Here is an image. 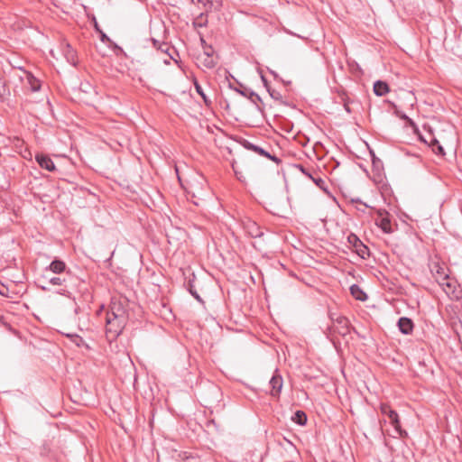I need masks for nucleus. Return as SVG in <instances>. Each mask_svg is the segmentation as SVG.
Here are the masks:
<instances>
[{
    "instance_id": "obj_23",
    "label": "nucleus",
    "mask_w": 462,
    "mask_h": 462,
    "mask_svg": "<svg viewBox=\"0 0 462 462\" xmlns=\"http://www.w3.org/2000/svg\"><path fill=\"white\" fill-rule=\"evenodd\" d=\"M7 94L5 83L2 78H0V100H3Z\"/></svg>"
},
{
    "instance_id": "obj_38",
    "label": "nucleus",
    "mask_w": 462,
    "mask_h": 462,
    "mask_svg": "<svg viewBox=\"0 0 462 462\" xmlns=\"http://www.w3.org/2000/svg\"><path fill=\"white\" fill-rule=\"evenodd\" d=\"M373 91L375 93V81L373 83Z\"/></svg>"
},
{
    "instance_id": "obj_26",
    "label": "nucleus",
    "mask_w": 462,
    "mask_h": 462,
    "mask_svg": "<svg viewBox=\"0 0 462 462\" xmlns=\"http://www.w3.org/2000/svg\"><path fill=\"white\" fill-rule=\"evenodd\" d=\"M319 187L322 188L324 184V180L321 178H313L311 179Z\"/></svg>"
},
{
    "instance_id": "obj_13",
    "label": "nucleus",
    "mask_w": 462,
    "mask_h": 462,
    "mask_svg": "<svg viewBox=\"0 0 462 462\" xmlns=\"http://www.w3.org/2000/svg\"><path fill=\"white\" fill-rule=\"evenodd\" d=\"M63 53H64V56L67 60V61L73 65V66H76L77 65V53L75 51V50L69 45V44H66L64 50H63Z\"/></svg>"
},
{
    "instance_id": "obj_6",
    "label": "nucleus",
    "mask_w": 462,
    "mask_h": 462,
    "mask_svg": "<svg viewBox=\"0 0 462 462\" xmlns=\"http://www.w3.org/2000/svg\"><path fill=\"white\" fill-rule=\"evenodd\" d=\"M106 315H111V318L119 319L121 320H126V312L121 302L112 300L110 304V310Z\"/></svg>"
},
{
    "instance_id": "obj_33",
    "label": "nucleus",
    "mask_w": 462,
    "mask_h": 462,
    "mask_svg": "<svg viewBox=\"0 0 462 462\" xmlns=\"http://www.w3.org/2000/svg\"><path fill=\"white\" fill-rule=\"evenodd\" d=\"M190 293L198 300H200L199 299V294L196 292V291H192L191 289L189 290Z\"/></svg>"
},
{
    "instance_id": "obj_22",
    "label": "nucleus",
    "mask_w": 462,
    "mask_h": 462,
    "mask_svg": "<svg viewBox=\"0 0 462 462\" xmlns=\"http://www.w3.org/2000/svg\"><path fill=\"white\" fill-rule=\"evenodd\" d=\"M348 242L353 245V246L356 249L359 246L360 239L354 234H350L348 236Z\"/></svg>"
},
{
    "instance_id": "obj_29",
    "label": "nucleus",
    "mask_w": 462,
    "mask_h": 462,
    "mask_svg": "<svg viewBox=\"0 0 462 462\" xmlns=\"http://www.w3.org/2000/svg\"><path fill=\"white\" fill-rule=\"evenodd\" d=\"M383 105L388 106L389 107H395L394 103H393V102H391V101H389V100H383Z\"/></svg>"
},
{
    "instance_id": "obj_5",
    "label": "nucleus",
    "mask_w": 462,
    "mask_h": 462,
    "mask_svg": "<svg viewBox=\"0 0 462 462\" xmlns=\"http://www.w3.org/2000/svg\"><path fill=\"white\" fill-rule=\"evenodd\" d=\"M378 226L384 233L389 234L393 232L396 224L392 223L388 213L377 210V227Z\"/></svg>"
},
{
    "instance_id": "obj_19",
    "label": "nucleus",
    "mask_w": 462,
    "mask_h": 462,
    "mask_svg": "<svg viewBox=\"0 0 462 462\" xmlns=\"http://www.w3.org/2000/svg\"><path fill=\"white\" fill-rule=\"evenodd\" d=\"M358 255L362 258H365L366 255H369V249L366 245H365L362 242H359V246L356 249Z\"/></svg>"
},
{
    "instance_id": "obj_14",
    "label": "nucleus",
    "mask_w": 462,
    "mask_h": 462,
    "mask_svg": "<svg viewBox=\"0 0 462 462\" xmlns=\"http://www.w3.org/2000/svg\"><path fill=\"white\" fill-rule=\"evenodd\" d=\"M350 292L356 300L365 301L367 299L366 293L356 284L350 287Z\"/></svg>"
},
{
    "instance_id": "obj_24",
    "label": "nucleus",
    "mask_w": 462,
    "mask_h": 462,
    "mask_svg": "<svg viewBox=\"0 0 462 462\" xmlns=\"http://www.w3.org/2000/svg\"><path fill=\"white\" fill-rule=\"evenodd\" d=\"M268 92L270 94V96L275 99V100H279L282 98V95L280 92L274 90V89H272V88H268Z\"/></svg>"
},
{
    "instance_id": "obj_39",
    "label": "nucleus",
    "mask_w": 462,
    "mask_h": 462,
    "mask_svg": "<svg viewBox=\"0 0 462 462\" xmlns=\"http://www.w3.org/2000/svg\"><path fill=\"white\" fill-rule=\"evenodd\" d=\"M363 206H364L365 208H371V207H370V206H368L367 204H363Z\"/></svg>"
},
{
    "instance_id": "obj_28",
    "label": "nucleus",
    "mask_w": 462,
    "mask_h": 462,
    "mask_svg": "<svg viewBox=\"0 0 462 462\" xmlns=\"http://www.w3.org/2000/svg\"><path fill=\"white\" fill-rule=\"evenodd\" d=\"M299 167H300V171H302V173H304V174H305L306 176H308L309 178L312 179L311 174H310V173H309V172L304 169V167H303V166L300 165Z\"/></svg>"
},
{
    "instance_id": "obj_1",
    "label": "nucleus",
    "mask_w": 462,
    "mask_h": 462,
    "mask_svg": "<svg viewBox=\"0 0 462 462\" xmlns=\"http://www.w3.org/2000/svg\"><path fill=\"white\" fill-rule=\"evenodd\" d=\"M380 410L383 416V419L379 420L382 431L383 432L385 430L384 426L389 423L393 427V430L397 434L402 435V432L397 412L386 403H382L380 405Z\"/></svg>"
},
{
    "instance_id": "obj_16",
    "label": "nucleus",
    "mask_w": 462,
    "mask_h": 462,
    "mask_svg": "<svg viewBox=\"0 0 462 462\" xmlns=\"http://www.w3.org/2000/svg\"><path fill=\"white\" fill-rule=\"evenodd\" d=\"M291 420H292L295 423H297V424H299V425H300V426H303V425H305V424H306V422H307V415H306V413H305L303 411H297L294 413V415H293V417L291 418Z\"/></svg>"
},
{
    "instance_id": "obj_34",
    "label": "nucleus",
    "mask_w": 462,
    "mask_h": 462,
    "mask_svg": "<svg viewBox=\"0 0 462 462\" xmlns=\"http://www.w3.org/2000/svg\"><path fill=\"white\" fill-rule=\"evenodd\" d=\"M5 290H6V289H5V287L2 284V286L0 287V294H1V295H5Z\"/></svg>"
},
{
    "instance_id": "obj_9",
    "label": "nucleus",
    "mask_w": 462,
    "mask_h": 462,
    "mask_svg": "<svg viewBox=\"0 0 462 462\" xmlns=\"http://www.w3.org/2000/svg\"><path fill=\"white\" fill-rule=\"evenodd\" d=\"M23 77H20L21 79L23 81H24V83L26 85L29 86L31 91L32 92H36V91H39L40 88H41V83H40V80L38 79H36L31 72L29 71H26V70H23Z\"/></svg>"
},
{
    "instance_id": "obj_21",
    "label": "nucleus",
    "mask_w": 462,
    "mask_h": 462,
    "mask_svg": "<svg viewBox=\"0 0 462 462\" xmlns=\"http://www.w3.org/2000/svg\"><path fill=\"white\" fill-rule=\"evenodd\" d=\"M49 282L50 284L51 285H62L63 283L66 282V279L65 278H61V277H52L49 280Z\"/></svg>"
},
{
    "instance_id": "obj_15",
    "label": "nucleus",
    "mask_w": 462,
    "mask_h": 462,
    "mask_svg": "<svg viewBox=\"0 0 462 462\" xmlns=\"http://www.w3.org/2000/svg\"><path fill=\"white\" fill-rule=\"evenodd\" d=\"M391 92L390 85L383 80H377V97L384 96Z\"/></svg>"
},
{
    "instance_id": "obj_35",
    "label": "nucleus",
    "mask_w": 462,
    "mask_h": 462,
    "mask_svg": "<svg viewBox=\"0 0 462 462\" xmlns=\"http://www.w3.org/2000/svg\"><path fill=\"white\" fill-rule=\"evenodd\" d=\"M189 1H190V3H192V4H194V5H195V4H201V3H204V0H189Z\"/></svg>"
},
{
    "instance_id": "obj_4",
    "label": "nucleus",
    "mask_w": 462,
    "mask_h": 462,
    "mask_svg": "<svg viewBox=\"0 0 462 462\" xmlns=\"http://www.w3.org/2000/svg\"><path fill=\"white\" fill-rule=\"evenodd\" d=\"M241 144L247 150L249 151H253L256 153H258L259 155H262V156H264L270 160H272L273 162H274L275 163L279 164L281 163L282 160L278 157H276L275 155H272L270 152H268L267 151H265L263 148L258 146V145H255L254 143H252L251 142H249L248 140H243L241 142Z\"/></svg>"
},
{
    "instance_id": "obj_2",
    "label": "nucleus",
    "mask_w": 462,
    "mask_h": 462,
    "mask_svg": "<svg viewBox=\"0 0 462 462\" xmlns=\"http://www.w3.org/2000/svg\"><path fill=\"white\" fill-rule=\"evenodd\" d=\"M332 325L328 327V336H332L334 334H338L341 336H345L348 333V319L341 315L332 314L330 316Z\"/></svg>"
},
{
    "instance_id": "obj_27",
    "label": "nucleus",
    "mask_w": 462,
    "mask_h": 462,
    "mask_svg": "<svg viewBox=\"0 0 462 462\" xmlns=\"http://www.w3.org/2000/svg\"><path fill=\"white\" fill-rule=\"evenodd\" d=\"M261 79L263 83V86L266 88L267 90H268V88H271L269 86L268 80L266 79V78L264 76L262 75Z\"/></svg>"
},
{
    "instance_id": "obj_20",
    "label": "nucleus",
    "mask_w": 462,
    "mask_h": 462,
    "mask_svg": "<svg viewBox=\"0 0 462 462\" xmlns=\"http://www.w3.org/2000/svg\"><path fill=\"white\" fill-rule=\"evenodd\" d=\"M201 62L202 65L207 69H212L216 65L213 58L209 54H207Z\"/></svg>"
},
{
    "instance_id": "obj_17",
    "label": "nucleus",
    "mask_w": 462,
    "mask_h": 462,
    "mask_svg": "<svg viewBox=\"0 0 462 462\" xmlns=\"http://www.w3.org/2000/svg\"><path fill=\"white\" fill-rule=\"evenodd\" d=\"M194 87H195L197 93L202 97L205 105L209 107L212 104V101L206 95L202 87L197 81L194 82Z\"/></svg>"
},
{
    "instance_id": "obj_3",
    "label": "nucleus",
    "mask_w": 462,
    "mask_h": 462,
    "mask_svg": "<svg viewBox=\"0 0 462 462\" xmlns=\"http://www.w3.org/2000/svg\"><path fill=\"white\" fill-rule=\"evenodd\" d=\"M126 320L111 318L106 315V335L108 340L116 339L123 331Z\"/></svg>"
},
{
    "instance_id": "obj_36",
    "label": "nucleus",
    "mask_w": 462,
    "mask_h": 462,
    "mask_svg": "<svg viewBox=\"0 0 462 462\" xmlns=\"http://www.w3.org/2000/svg\"><path fill=\"white\" fill-rule=\"evenodd\" d=\"M269 71L274 77V79H278L279 78L278 74L275 71H273L272 69H269Z\"/></svg>"
},
{
    "instance_id": "obj_10",
    "label": "nucleus",
    "mask_w": 462,
    "mask_h": 462,
    "mask_svg": "<svg viewBox=\"0 0 462 462\" xmlns=\"http://www.w3.org/2000/svg\"><path fill=\"white\" fill-rule=\"evenodd\" d=\"M397 325L400 331L404 335L411 334L414 327L413 321L406 317L400 318Z\"/></svg>"
},
{
    "instance_id": "obj_11",
    "label": "nucleus",
    "mask_w": 462,
    "mask_h": 462,
    "mask_svg": "<svg viewBox=\"0 0 462 462\" xmlns=\"http://www.w3.org/2000/svg\"><path fill=\"white\" fill-rule=\"evenodd\" d=\"M36 161L42 169H45L49 171H53L55 170V164L53 161L46 155H37Z\"/></svg>"
},
{
    "instance_id": "obj_32",
    "label": "nucleus",
    "mask_w": 462,
    "mask_h": 462,
    "mask_svg": "<svg viewBox=\"0 0 462 462\" xmlns=\"http://www.w3.org/2000/svg\"><path fill=\"white\" fill-rule=\"evenodd\" d=\"M80 342H83V339L80 337L77 336L75 343L77 344V346H80Z\"/></svg>"
},
{
    "instance_id": "obj_25",
    "label": "nucleus",
    "mask_w": 462,
    "mask_h": 462,
    "mask_svg": "<svg viewBox=\"0 0 462 462\" xmlns=\"http://www.w3.org/2000/svg\"><path fill=\"white\" fill-rule=\"evenodd\" d=\"M232 168L234 170L235 175L237 178V180H239L240 181H244L245 180L244 176L242 175V173L240 171H238L236 170L235 163L232 164Z\"/></svg>"
},
{
    "instance_id": "obj_12",
    "label": "nucleus",
    "mask_w": 462,
    "mask_h": 462,
    "mask_svg": "<svg viewBox=\"0 0 462 462\" xmlns=\"http://www.w3.org/2000/svg\"><path fill=\"white\" fill-rule=\"evenodd\" d=\"M46 271H51L53 273L60 274L66 271V263L60 259H54L46 268Z\"/></svg>"
},
{
    "instance_id": "obj_7",
    "label": "nucleus",
    "mask_w": 462,
    "mask_h": 462,
    "mask_svg": "<svg viewBox=\"0 0 462 462\" xmlns=\"http://www.w3.org/2000/svg\"><path fill=\"white\" fill-rule=\"evenodd\" d=\"M269 384L271 386V395L273 397H279L282 389V377L275 371V374L270 379Z\"/></svg>"
},
{
    "instance_id": "obj_37",
    "label": "nucleus",
    "mask_w": 462,
    "mask_h": 462,
    "mask_svg": "<svg viewBox=\"0 0 462 462\" xmlns=\"http://www.w3.org/2000/svg\"><path fill=\"white\" fill-rule=\"evenodd\" d=\"M106 40H107V41L109 40V39H108V37H107L105 33H102V35H101V41H102V42H105V41H106Z\"/></svg>"
},
{
    "instance_id": "obj_31",
    "label": "nucleus",
    "mask_w": 462,
    "mask_h": 462,
    "mask_svg": "<svg viewBox=\"0 0 462 462\" xmlns=\"http://www.w3.org/2000/svg\"><path fill=\"white\" fill-rule=\"evenodd\" d=\"M344 107H345V109H346V111L347 113H350V112H351V109H350L349 104H348L347 102H345V103H344Z\"/></svg>"
},
{
    "instance_id": "obj_8",
    "label": "nucleus",
    "mask_w": 462,
    "mask_h": 462,
    "mask_svg": "<svg viewBox=\"0 0 462 462\" xmlns=\"http://www.w3.org/2000/svg\"><path fill=\"white\" fill-rule=\"evenodd\" d=\"M244 228L247 235L254 238L261 237L263 235L261 226L251 219L244 222Z\"/></svg>"
},
{
    "instance_id": "obj_18",
    "label": "nucleus",
    "mask_w": 462,
    "mask_h": 462,
    "mask_svg": "<svg viewBox=\"0 0 462 462\" xmlns=\"http://www.w3.org/2000/svg\"><path fill=\"white\" fill-rule=\"evenodd\" d=\"M425 143H429L430 146H432L433 151L436 153L444 154V150L441 145H439V141L435 139L434 137H431L430 141H427L423 138H421Z\"/></svg>"
},
{
    "instance_id": "obj_30",
    "label": "nucleus",
    "mask_w": 462,
    "mask_h": 462,
    "mask_svg": "<svg viewBox=\"0 0 462 462\" xmlns=\"http://www.w3.org/2000/svg\"><path fill=\"white\" fill-rule=\"evenodd\" d=\"M370 154L372 159V166L374 167L375 165V153L371 150Z\"/></svg>"
}]
</instances>
